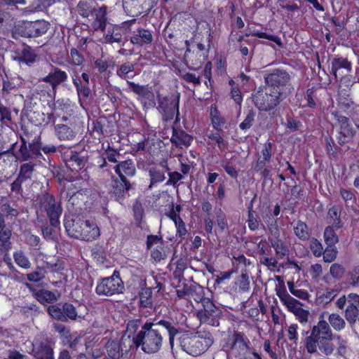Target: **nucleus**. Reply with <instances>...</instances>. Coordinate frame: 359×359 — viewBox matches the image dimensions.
Instances as JSON below:
<instances>
[{
	"label": "nucleus",
	"mask_w": 359,
	"mask_h": 359,
	"mask_svg": "<svg viewBox=\"0 0 359 359\" xmlns=\"http://www.w3.org/2000/svg\"><path fill=\"white\" fill-rule=\"evenodd\" d=\"M114 171L117 174L118 178L123 180H129L136 174V168L135 163L131 159L118 162L114 166Z\"/></svg>",
	"instance_id": "obj_20"
},
{
	"label": "nucleus",
	"mask_w": 359,
	"mask_h": 359,
	"mask_svg": "<svg viewBox=\"0 0 359 359\" xmlns=\"http://www.w3.org/2000/svg\"><path fill=\"white\" fill-rule=\"evenodd\" d=\"M233 342L231 346V352L229 353L220 351L218 354L229 357L231 355L236 358L241 359L245 353L250 348L248 346L249 341L245 339V335L242 332H234L232 336Z\"/></svg>",
	"instance_id": "obj_13"
},
{
	"label": "nucleus",
	"mask_w": 359,
	"mask_h": 359,
	"mask_svg": "<svg viewBox=\"0 0 359 359\" xmlns=\"http://www.w3.org/2000/svg\"><path fill=\"white\" fill-rule=\"evenodd\" d=\"M325 150L330 158H335L337 157V151L334 149L335 147V143L332 137H326L325 138Z\"/></svg>",
	"instance_id": "obj_50"
},
{
	"label": "nucleus",
	"mask_w": 359,
	"mask_h": 359,
	"mask_svg": "<svg viewBox=\"0 0 359 359\" xmlns=\"http://www.w3.org/2000/svg\"><path fill=\"white\" fill-rule=\"evenodd\" d=\"M15 262L21 268L28 269L31 267V262L22 250H18L13 253Z\"/></svg>",
	"instance_id": "obj_40"
},
{
	"label": "nucleus",
	"mask_w": 359,
	"mask_h": 359,
	"mask_svg": "<svg viewBox=\"0 0 359 359\" xmlns=\"http://www.w3.org/2000/svg\"><path fill=\"white\" fill-rule=\"evenodd\" d=\"M339 194L346 203H348L350 201L353 202L355 201V194L353 191L351 190L341 188L340 189Z\"/></svg>",
	"instance_id": "obj_63"
},
{
	"label": "nucleus",
	"mask_w": 359,
	"mask_h": 359,
	"mask_svg": "<svg viewBox=\"0 0 359 359\" xmlns=\"http://www.w3.org/2000/svg\"><path fill=\"white\" fill-rule=\"evenodd\" d=\"M310 248L315 257H320L323 255V248L321 243L318 239H312Z\"/></svg>",
	"instance_id": "obj_51"
},
{
	"label": "nucleus",
	"mask_w": 359,
	"mask_h": 359,
	"mask_svg": "<svg viewBox=\"0 0 359 359\" xmlns=\"http://www.w3.org/2000/svg\"><path fill=\"white\" fill-rule=\"evenodd\" d=\"M12 235L11 230L6 226L0 229V252L8 253L11 249L12 244L11 242V238Z\"/></svg>",
	"instance_id": "obj_27"
},
{
	"label": "nucleus",
	"mask_w": 359,
	"mask_h": 359,
	"mask_svg": "<svg viewBox=\"0 0 359 359\" xmlns=\"http://www.w3.org/2000/svg\"><path fill=\"white\" fill-rule=\"evenodd\" d=\"M160 165L161 167H151L148 170L150 177V184L148 187L149 189H151L156 184L163 182L165 179V171L170 170L167 161H162Z\"/></svg>",
	"instance_id": "obj_21"
},
{
	"label": "nucleus",
	"mask_w": 359,
	"mask_h": 359,
	"mask_svg": "<svg viewBox=\"0 0 359 359\" xmlns=\"http://www.w3.org/2000/svg\"><path fill=\"white\" fill-rule=\"evenodd\" d=\"M340 83L344 86L347 87L348 89L351 90V88L355 83H359V76H353L349 73L340 75Z\"/></svg>",
	"instance_id": "obj_45"
},
{
	"label": "nucleus",
	"mask_w": 359,
	"mask_h": 359,
	"mask_svg": "<svg viewBox=\"0 0 359 359\" xmlns=\"http://www.w3.org/2000/svg\"><path fill=\"white\" fill-rule=\"evenodd\" d=\"M248 224L250 229L252 231H255L259 227V222L255 217V212L252 208H249Z\"/></svg>",
	"instance_id": "obj_58"
},
{
	"label": "nucleus",
	"mask_w": 359,
	"mask_h": 359,
	"mask_svg": "<svg viewBox=\"0 0 359 359\" xmlns=\"http://www.w3.org/2000/svg\"><path fill=\"white\" fill-rule=\"evenodd\" d=\"M252 102L260 111H269L275 109L285 98L282 95L275 94L265 88H259L252 94Z\"/></svg>",
	"instance_id": "obj_8"
},
{
	"label": "nucleus",
	"mask_w": 359,
	"mask_h": 359,
	"mask_svg": "<svg viewBox=\"0 0 359 359\" xmlns=\"http://www.w3.org/2000/svg\"><path fill=\"white\" fill-rule=\"evenodd\" d=\"M187 268V261L184 259H180L176 262V268L173 271V278L179 282L186 280L184 278V271Z\"/></svg>",
	"instance_id": "obj_41"
},
{
	"label": "nucleus",
	"mask_w": 359,
	"mask_h": 359,
	"mask_svg": "<svg viewBox=\"0 0 359 359\" xmlns=\"http://www.w3.org/2000/svg\"><path fill=\"white\" fill-rule=\"evenodd\" d=\"M255 112L253 109H250L245 118L239 125V128L243 130H246L252 127L255 121Z\"/></svg>",
	"instance_id": "obj_46"
},
{
	"label": "nucleus",
	"mask_w": 359,
	"mask_h": 359,
	"mask_svg": "<svg viewBox=\"0 0 359 359\" xmlns=\"http://www.w3.org/2000/svg\"><path fill=\"white\" fill-rule=\"evenodd\" d=\"M179 341L183 351L193 356H198L213 344V338L210 333L205 335L184 334L179 338Z\"/></svg>",
	"instance_id": "obj_5"
},
{
	"label": "nucleus",
	"mask_w": 359,
	"mask_h": 359,
	"mask_svg": "<svg viewBox=\"0 0 359 359\" xmlns=\"http://www.w3.org/2000/svg\"><path fill=\"white\" fill-rule=\"evenodd\" d=\"M210 115L212 127L218 132L223 131L222 126L225 123V120L218 114L216 109L214 111L211 109Z\"/></svg>",
	"instance_id": "obj_42"
},
{
	"label": "nucleus",
	"mask_w": 359,
	"mask_h": 359,
	"mask_svg": "<svg viewBox=\"0 0 359 359\" xmlns=\"http://www.w3.org/2000/svg\"><path fill=\"white\" fill-rule=\"evenodd\" d=\"M327 320L330 327H332L336 332H340L346 327L345 320L338 313L330 314Z\"/></svg>",
	"instance_id": "obj_33"
},
{
	"label": "nucleus",
	"mask_w": 359,
	"mask_h": 359,
	"mask_svg": "<svg viewBox=\"0 0 359 359\" xmlns=\"http://www.w3.org/2000/svg\"><path fill=\"white\" fill-rule=\"evenodd\" d=\"M65 158L67 167L72 171L81 170L85 167L88 161L87 154L85 151H70Z\"/></svg>",
	"instance_id": "obj_18"
},
{
	"label": "nucleus",
	"mask_w": 359,
	"mask_h": 359,
	"mask_svg": "<svg viewBox=\"0 0 359 359\" xmlns=\"http://www.w3.org/2000/svg\"><path fill=\"white\" fill-rule=\"evenodd\" d=\"M358 306L351 302L345 310V318L351 326L354 325L357 320L358 321L359 310Z\"/></svg>",
	"instance_id": "obj_34"
},
{
	"label": "nucleus",
	"mask_w": 359,
	"mask_h": 359,
	"mask_svg": "<svg viewBox=\"0 0 359 359\" xmlns=\"http://www.w3.org/2000/svg\"><path fill=\"white\" fill-rule=\"evenodd\" d=\"M271 243L278 255L283 257L287 254L288 250L280 239H272Z\"/></svg>",
	"instance_id": "obj_44"
},
{
	"label": "nucleus",
	"mask_w": 359,
	"mask_h": 359,
	"mask_svg": "<svg viewBox=\"0 0 359 359\" xmlns=\"http://www.w3.org/2000/svg\"><path fill=\"white\" fill-rule=\"evenodd\" d=\"M34 165H35L32 162L22 164L20 168V172L18 177L23 181L31 179L34 170Z\"/></svg>",
	"instance_id": "obj_38"
},
{
	"label": "nucleus",
	"mask_w": 359,
	"mask_h": 359,
	"mask_svg": "<svg viewBox=\"0 0 359 359\" xmlns=\"http://www.w3.org/2000/svg\"><path fill=\"white\" fill-rule=\"evenodd\" d=\"M91 254L93 258L100 263H103L104 260V251L102 246L96 245L91 250Z\"/></svg>",
	"instance_id": "obj_53"
},
{
	"label": "nucleus",
	"mask_w": 359,
	"mask_h": 359,
	"mask_svg": "<svg viewBox=\"0 0 359 359\" xmlns=\"http://www.w3.org/2000/svg\"><path fill=\"white\" fill-rule=\"evenodd\" d=\"M107 25V8L106 6L100 7L95 14V19L92 24L95 30L100 29L104 31Z\"/></svg>",
	"instance_id": "obj_28"
},
{
	"label": "nucleus",
	"mask_w": 359,
	"mask_h": 359,
	"mask_svg": "<svg viewBox=\"0 0 359 359\" xmlns=\"http://www.w3.org/2000/svg\"><path fill=\"white\" fill-rule=\"evenodd\" d=\"M182 288L176 290L177 296L180 299H193L196 302H200L204 297V288L196 282L191 284L183 283Z\"/></svg>",
	"instance_id": "obj_14"
},
{
	"label": "nucleus",
	"mask_w": 359,
	"mask_h": 359,
	"mask_svg": "<svg viewBox=\"0 0 359 359\" xmlns=\"http://www.w3.org/2000/svg\"><path fill=\"white\" fill-rule=\"evenodd\" d=\"M192 137L182 130L172 128V135L170 142L177 147L182 148V146L188 147L192 141Z\"/></svg>",
	"instance_id": "obj_25"
},
{
	"label": "nucleus",
	"mask_w": 359,
	"mask_h": 359,
	"mask_svg": "<svg viewBox=\"0 0 359 359\" xmlns=\"http://www.w3.org/2000/svg\"><path fill=\"white\" fill-rule=\"evenodd\" d=\"M222 168L233 179H237L238 172L236 168L232 165L229 162H226L222 164Z\"/></svg>",
	"instance_id": "obj_64"
},
{
	"label": "nucleus",
	"mask_w": 359,
	"mask_h": 359,
	"mask_svg": "<svg viewBox=\"0 0 359 359\" xmlns=\"http://www.w3.org/2000/svg\"><path fill=\"white\" fill-rule=\"evenodd\" d=\"M168 177L169 179L166 182V185H172L175 187H177V182L183 178L181 173L177 171L170 172V170L168 171Z\"/></svg>",
	"instance_id": "obj_54"
},
{
	"label": "nucleus",
	"mask_w": 359,
	"mask_h": 359,
	"mask_svg": "<svg viewBox=\"0 0 359 359\" xmlns=\"http://www.w3.org/2000/svg\"><path fill=\"white\" fill-rule=\"evenodd\" d=\"M54 132L60 141H73L79 133V127L75 121L57 123L54 127Z\"/></svg>",
	"instance_id": "obj_15"
},
{
	"label": "nucleus",
	"mask_w": 359,
	"mask_h": 359,
	"mask_svg": "<svg viewBox=\"0 0 359 359\" xmlns=\"http://www.w3.org/2000/svg\"><path fill=\"white\" fill-rule=\"evenodd\" d=\"M352 70V64L346 57L337 55L332 59L331 73L337 79L339 76L350 73Z\"/></svg>",
	"instance_id": "obj_19"
},
{
	"label": "nucleus",
	"mask_w": 359,
	"mask_h": 359,
	"mask_svg": "<svg viewBox=\"0 0 359 359\" xmlns=\"http://www.w3.org/2000/svg\"><path fill=\"white\" fill-rule=\"evenodd\" d=\"M167 333L170 345L172 348L175 336L179 333L178 330L170 321H152L149 319L141 325V330L133 337L132 341L136 348L141 347L144 353H156L161 350Z\"/></svg>",
	"instance_id": "obj_2"
},
{
	"label": "nucleus",
	"mask_w": 359,
	"mask_h": 359,
	"mask_svg": "<svg viewBox=\"0 0 359 359\" xmlns=\"http://www.w3.org/2000/svg\"><path fill=\"white\" fill-rule=\"evenodd\" d=\"M130 41L134 45L142 46L144 44H151L153 41V36L149 30L139 29L134 32Z\"/></svg>",
	"instance_id": "obj_24"
},
{
	"label": "nucleus",
	"mask_w": 359,
	"mask_h": 359,
	"mask_svg": "<svg viewBox=\"0 0 359 359\" xmlns=\"http://www.w3.org/2000/svg\"><path fill=\"white\" fill-rule=\"evenodd\" d=\"M337 253L338 251L335 245H327L322 255L324 262L327 263L333 262L337 258Z\"/></svg>",
	"instance_id": "obj_43"
},
{
	"label": "nucleus",
	"mask_w": 359,
	"mask_h": 359,
	"mask_svg": "<svg viewBox=\"0 0 359 359\" xmlns=\"http://www.w3.org/2000/svg\"><path fill=\"white\" fill-rule=\"evenodd\" d=\"M151 256L155 262H159L161 260L165 259L166 254L163 247L158 246L156 248L151 251Z\"/></svg>",
	"instance_id": "obj_55"
},
{
	"label": "nucleus",
	"mask_w": 359,
	"mask_h": 359,
	"mask_svg": "<svg viewBox=\"0 0 359 359\" xmlns=\"http://www.w3.org/2000/svg\"><path fill=\"white\" fill-rule=\"evenodd\" d=\"M206 135L210 140L217 145L219 150L224 151L227 148L228 142L224 140L218 131H210Z\"/></svg>",
	"instance_id": "obj_35"
},
{
	"label": "nucleus",
	"mask_w": 359,
	"mask_h": 359,
	"mask_svg": "<svg viewBox=\"0 0 359 359\" xmlns=\"http://www.w3.org/2000/svg\"><path fill=\"white\" fill-rule=\"evenodd\" d=\"M294 314L302 324H306L309 321L310 313L307 310L299 308L297 311H294Z\"/></svg>",
	"instance_id": "obj_56"
},
{
	"label": "nucleus",
	"mask_w": 359,
	"mask_h": 359,
	"mask_svg": "<svg viewBox=\"0 0 359 359\" xmlns=\"http://www.w3.org/2000/svg\"><path fill=\"white\" fill-rule=\"evenodd\" d=\"M264 80L266 89L275 94L287 97L291 89V76L284 69L276 68L264 72Z\"/></svg>",
	"instance_id": "obj_4"
},
{
	"label": "nucleus",
	"mask_w": 359,
	"mask_h": 359,
	"mask_svg": "<svg viewBox=\"0 0 359 359\" xmlns=\"http://www.w3.org/2000/svg\"><path fill=\"white\" fill-rule=\"evenodd\" d=\"M47 313L54 320L66 323L68 320H76L78 312L76 306L69 302H60L50 305Z\"/></svg>",
	"instance_id": "obj_11"
},
{
	"label": "nucleus",
	"mask_w": 359,
	"mask_h": 359,
	"mask_svg": "<svg viewBox=\"0 0 359 359\" xmlns=\"http://www.w3.org/2000/svg\"><path fill=\"white\" fill-rule=\"evenodd\" d=\"M350 89H339L338 102L339 104L348 109L353 105V101L351 97Z\"/></svg>",
	"instance_id": "obj_39"
},
{
	"label": "nucleus",
	"mask_w": 359,
	"mask_h": 359,
	"mask_svg": "<svg viewBox=\"0 0 359 359\" xmlns=\"http://www.w3.org/2000/svg\"><path fill=\"white\" fill-rule=\"evenodd\" d=\"M36 54L31 47L25 46L21 50L18 59L20 62L26 63L28 65H32L36 61Z\"/></svg>",
	"instance_id": "obj_32"
},
{
	"label": "nucleus",
	"mask_w": 359,
	"mask_h": 359,
	"mask_svg": "<svg viewBox=\"0 0 359 359\" xmlns=\"http://www.w3.org/2000/svg\"><path fill=\"white\" fill-rule=\"evenodd\" d=\"M40 210L46 213L50 226H60V217L62 212L60 203L56 201L55 196L49 193L43 194L39 199Z\"/></svg>",
	"instance_id": "obj_7"
},
{
	"label": "nucleus",
	"mask_w": 359,
	"mask_h": 359,
	"mask_svg": "<svg viewBox=\"0 0 359 359\" xmlns=\"http://www.w3.org/2000/svg\"><path fill=\"white\" fill-rule=\"evenodd\" d=\"M34 23L36 37L44 34L49 29L50 24L45 20H37Z\"/></svg>",
	"instance_id": "obj_48"
},
{
	"label": "nucleus",
	"mask_w": 359,
	"mask_h": 359,
	"mask_svg": "<svg viewBox=\"0 0 359 359\" xmlns=\"http://www.w3.org/2000/svg\"><path fill=\"white\" fill-rule=\"evenodd\" d=\"M157 106L156 109L162 116V120L170 121L175 116V122L180 121L179 104L180 93L177 91L170 93L165 95L156 93Z\"/></svg>",
	"instance_id": "obj_6"
},
{
	"label": "nucleus",
	"mask_w": 359,
	"mask_h": 359,
	"mask_svg": "<svg viewBox=\"0 0 359 359\" xmlns=\"http://www.w3.org/2000/svg\"><path fill=\"white\" fill-rule=\"evenodd\" d=\"M32 292L34 298L42 304H53L60 297L59 293L56 294L55 292L45 289L34 290Z\"/></svg>",
	"instance_id": "obj_23"
},
{
	"label": "nucleus",
	"mask_w": 359,
	"mask_h": 359,
	"mask_svg": "<svg viewBox=\"0 0 359 359\" xmlns=\"http://www.w3.org/2000/svg\"><path fill=\"white\" fill-rule=\"evenodd\" d=\"M133 185L134 183L130 182V180L112 177L111 193L116 200L121 203L127 196H129L128 191L134 188Z\"/></svg>",
	"instance_id": "obj_17"
},
{
	"label": "nucleus",
	"mask_w": 359,
	"mask_h": 359,
	"mask_svg": "<svg viewBox=\"0 0 359 359\" xmlns=\"http://www.w3.org/2000/svg\"><path fill=\"white\" fill-rule=\"evenodd\" d=\"M55 341L47 335L37 336L32 343L33 359H55Z\"/></svg>",
	"instance_id": "obj_9"
},
{
	"label": "nucleus",
	"mask_w": 359,
	"mask_h": 359,
	"mask_svg": "<svg viewBox=\"0 0 359 359\" xmlns=\"http://www.w3.org/2000/svg\"><path fill=\"white\" fill-rule=\"evenodd\" d=\"M124 290L123 283L119 272L114 271L112 276L102 278L97 285L95 292L98 295L111 296L122 293Z\"/></svg>",
	"instance_id": "obj_10"
},
{
	"label": "nucleus",
	"mask_w": 359,
	"mask_h": 359,
	"mask_svg": "<svg viewBox=\"0 0 359 359\" xmlns=\"http://www.w3.org/2000/svg\"><path fill=\"white\" fill-rule=\"evenodd\" d=\"M335 227L330 225L324 230V239L327 245H335L339 242V238L334 231Z\"/></svg>",
	"instance_id": "obj_36"
},
{
	"label": "nucleus",
	"mask_w": 359,
	"mask_h": 359,
	"mask_svg": "<svg viewBox=\"0 0 359 359\" xmlns=\"http://www.w3.org/2000/svg\"><path fill=\"white\" fill-rule=\"evenodd\" d=\"M200 302L203 306V309L197 313L200 321L212 326H218L221 310L208 298L203 297Z\"/></svg>",
	"instance_id": "obj_12"
},
{
	"label": "nucleus",
	"mask_w": 359,
	"mask_h": 359,
	"mask_svg": "<svg viewBox=\"0 0 359 359\" xmlns=\"http://www.w3.org/2000/svg\"><path fill=\"white\" fill-rule=\"evenodd\" d=\"M283 304L287 307L288 311L294 313L295 311H297L299 308H302V303L294 299V297L290 296L287 297L283 302Z\"/></svg>",
	"instance_id": "obj_47"
},
{
	"label": "nucleus",
	"mask_w": 359,
	"mask_h": 359,
	"mask_svg": "<svg viewBox=\"0 0 359 359\" xmlns=\"http://www.w3.org/2000/svg\"><path fill=\"white\" fill-rule=\"evenodd\" d=\"M73 83L76 88L79 102L82 104V102L86 101L90 95L91 90L89 85L83 84L79 79H73Z\"/></svg>",
	"instance_id": "obj_29"
},
{
	"label": "nucleus",
	"mask_w": 359,
	"mask_h": 359,
	"mask_svg": "<svg viewBox=\"0 0 359 359\" xmlns=\"http://www.w3.org/2000/svg\"><path fill=\"white\" fill-rule=\"evenodd\" d=\"M106 158L109 162L111 163H118V158L120 157V154L118 151L115 150L114 149L109 147L104 153Z\"/></svg>",
	"instance_id": "obj_57"
},
{
	"label": "nucleus",
	"mask_w": 359,
	"mask_h": 359,
	"mask_svg": "<svg viewBox=\"0 0 359 359\" xmlns=\"http://www.w3.org/2000/svg\"><path fill=\"white\" fill-rule=\"evenodd\" d=\"M106 350L107 355L105 357L111 359H120L123 353L121 351V346L117 341H109L106 344Z\"/></svg>",
	"instance_id": "obj_31"
},
{
	"label": "nucleus",
	"mask_w": 359,
	"mask_h": 359,
	"mask_svg": "<svg viewBox=\"0 0 359 359\" xmlns=\"http://www.w3.org/2000/svg\"><path fill=\"white\" fill-rule=\"evenodd\" d=\"M68 76L65 72L62 71L58 67L52 66L50 72L42 81L49 83L54 89L60 84L65 82Z\"/></svg>",
	"instance_id": "obj_22"
},
{
	"label": "nucleus",
	"mask_w": 359,
	"mask_h": 359,
	"mask_svg": "<svg viewBox=\"0 0 359 359\" xmlns=\"http://www.w3.org/2000/svg\"><path fill=\"white\" fill-rule=\"evenodd\" d=\"M253 35L256 36H257L258 38H260V39H269L270 41H272L275 42L278 46H280V47L282 46L281 40L278 36H273V35H271V34H266L265 32H255V33L253 34Z\"/></svg>",
	"instance_id": "obj_59"
},
{
	"label": "nucleus",
	"mask_w": 359,
	"mask_h": 359,
	"mask_svg": "<svg viewBox=\"0 0 359 359\" xmlns=\"http://www.w3.org/2000/svg\"><path fill=\"white\" fill-rule=\"evenodd\" d=\"M105 42L107 43H113L114 42L120 43L122 41V36L119 32H114V31L110 33L108 31V34L104 36Z\"/></svg>",
	"instance_id": "obj_60"
},
{
	"label": "nucleus",
	"mask_w": 359,
	"mask_h": 359,
	"mask_svg": "<svg viewBox=\"0 0 359 359\" xmlns=\"http://www.w3.org/2000/svg\"><path fill=\"white\" fill-rule=\"evenodd\" d=\"M341 210L338 206L334 205L331 207L327 212V219H330V223L332 226H334L336 229L341 228L344 225L341 219Z\"/></svg>",
	"instance_id": "obj_30"
},
{
	"label": "nucleus",
	"mask_w": 359,
	"mask_h": 359,
	"mask_svg": "<svg viewBox=\"0 0 359 359\" xmlns=\"http://www.w3.org/2000/svg\"><path fill=\"white\" fill-rule=\"evenodd\" d=\"M130 90L135 94L142 97L144 100V104L154 107L156 104L155 95L151 87L148 85H140L133 81H127Z\"/></svg>",
	"instance_id": "obj_16"
},
{
	"label": "nucleus",
	"mask_w": 359,
	"mask_h": 359,
	"mask_svg": "<svg viewBox=\"0 0 359 359\" xmlns=\"http://www.w3.org/2000/svg\"><path fill=\"white\" fill-rule=\"evenodd\" d=\"M330 273L333 278L340 279L344 275L345 269L342 265L337 263H334L331 265L330 269Z\"/></svg>",
	"instance_id": "obj_49"
},
{
	"label": "nucleus",
	"mask_w": 359,
	"mask_h": 359,
	"mask_svg": "<svg viewBox=\"0 0 359 359\" xmlns=\"http://www.w3.org/2000/svg\"><path fill=\"white\" fill-rule=\"evenodd\" d=\"M65 227L68 236L76 239L91 241L100 235L99 227L91 220L81 218L66 219Z\"/></svg>",
	"instance_id": "obj_3"
},
{
	"label": "nucleus",
	"mask_w": 359,
	"mask_h": 359,
	"mask_svg": "<svg viewBox=\"0 0 359 359\" xmlns=\"http://www.w3.org/2000/svg\"><path fill=\"white\" fill-rule=\"evenodd\" d=\"M22 36L25 37H36L34 22L25 23L24 30L22 31Z\"/></svg>",
	"instance_id": "obj_61"
},
{
	"label": "nucleus",
	"mask_w": 359,
	"mask_h": 359,
	"mask_svg": "<svg viewBox=\"0 0 359 359\" xmlns=\"http://www.w3.org/2000/svg\"><path fill=\"white\" fill-rule=\"evenodd\" d=\"M294 234L302 241H306L309 238V228L306 223L299 220L294 226Z\"/></svg>",
	"instance_id": "obj_37"
},
{
	"label": "nucleus",
	"mask_w": 359,
	"mask_h": 359,
	"mask_svg": "<svg viewBox=\"0 0 359 359\" xmlns=\"http://www.w3.org/2000/svg\"><path fill=\"white\" fill-rule=\"evenodd\" d=\"M135 70V65L130 62H126L122 64L118 70L117 71V74L122 79L126 78V75L128 73L133 72Z\"/></svg>",
	"instance_id": "obj_52"
},
{
	"label": "nucleus",
	"mask_w": 359,
	"mask_h": 359,
	"mask_svg": "<svg viewBox=\"0 0 359 359\" xmlns=\"http://www.w3.org/2000/svg\"><path fill=\"white\" fill-rule=\"evenodd\" d=\"M272 156V143L267 142L262 150V158L269 162Z\"/></svg>",
	"instance_id": "obj_62"
},
{
	"label": "nucleus",
	"mask_w": 359,
	"mask_h": 359,
	"mask_svg": "<svg viewBox=\"0 0 359 359\" xmlns=\"http://www.w3.org/2000/svg\"><path fill=\"white\" fill-rule=\"evenodd\" d=\"M309 334L304 341L309 354L320 353L329 356L332 355L336 349L339 355L343 356L346 353V341L340 335L333 333L323 314L320 316L318 323L313 325L310 331L304 332L303 334Z\"/></svg>",
	"instance_id": "obj_1"
},
{
	"label": "nucleus",
	"mask_w": 359,
	"mask_h": 359,
	"mask_svg": "<svg viewBox=\"0 0 359 359\" xmlns=\"http://www.w3.org/2000/svg\"><path fill=\"white\" fill-rule=\"evenodd\" d=\"M355 131L350 125L346 126H340L339 135L337 136L338 144L341 146L349 142L355 136Z\"/></svg>",
	"instance_id": "obj_26"
}]
</instances>
